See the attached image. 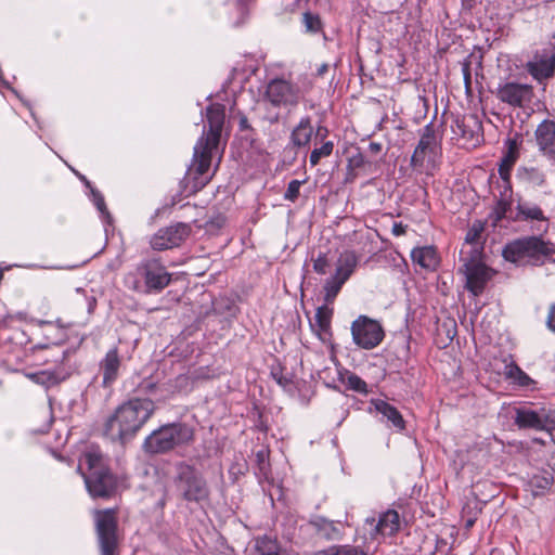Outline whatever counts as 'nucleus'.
I'll use <instances>...</instances> for the list:
<instances>
[{
    "instance_id": "obj_30",
    "label": "nucleus",
    "mask_w": 555,
    "mask_h": 555,
    "mask_svg": "<svg viewBox=\"0 0 555 555\" xmlns=\"http://www.w3.org/2000/svg\"><path fill=\"white\" fill-rule=\"evenodd\" d=\"M36 384L44 387H51L62 382L65 376L56 371H41L29 375Z\"/></svg>"
},
{
    "instance_id": "obj_4",
    "label": "nucleus",
    "mask_w": 555,
    "mask_h": 555,
    "mask_svg": "<svg viewBox=\"0 0 555 555\" xmlns=\"http://www.w3.org/2000/svg\"><path fill=\"white\" fill-rule=\"evenodd\" d=\"M82 465H87L89 474H82L86 487L93 498L111 496L117 486L116 478L106 468L102 454L91 449L83 454L82 462L78 466L80 472Z\"/></svg>"
},
{
    "instance_id": "obj_22",
    "label": "nucleus",
    "mask_w": 555,
    "mask_h": 555,
    "mask_svg": "<svg viewBox=\"0 0 555 555\" xmlns=\"http://www.w3.org/2000/svg\"><path fill=\"white\" fill-rule=\"evenodd\" d=\"M411 258L414 263L428 271H434L439 263L437 251L433 246L416 247L412 249Z\"/></svg>"
},
{
    "instance_id": "obj_25",
    "label": "nucleus",
    "mask_w": 555,
    "mask_h": 555,
    "mask_svg": "<svg viewBox=\"0 0 555 555\" xmlns=\"http://www.w3.org/2000/svg\"><path fill=\"white\" fill-rule=\"evenodd\" d=\"M375 410L389 421L395 428L400 430L404 428L402 415L395 406L383 400H378L375 402Z\"/></svg>"
},
{
    "instance_id": "obj_15",
    "label": "nucleus",
    "mask_w": 555,
    "mask_h": 555,
    "mask_svg": "<svg viewBox=\"0 0 555 555\" xmlns=\"http://www.w3.org/2000/svg\"><path fill=\"white\" fill-rule=\"evenodd\" d=\"M495 94L500 101L511 106L522 107L531 101L533 90L526 83L505 82L498 87Z\"/></svg>"
},
{
    "instance_id": "obj_18",
    "label": "nucleus",
    "mask_w": 555,
    "mask_h": 555,
    "mask_svg": "<svg viewBox=\"0 0 555 555\" xmlns=\"http://www.w3.org/2000/svg\"><path fill=\"white\" fill-rule=\"evenodd\" d=\"M463 272L466 278V288L475 296L483 292L491 278V271L483 262L463 266Z\"/></svg>"
},
{
    "instance_id": "obj_36",
    "label": "nucleus",
    "mask_w": 555,
    "mask_h": 555,
    "mask_svg": "<svg viewBox=\"0 0 555 555\" xmlns=\"http://www.w3.org/2000/svg\"><path fill=\"white\" fill-rule=\"evenodd\" d=\"M332 313V309H330L326 306L318 308L315 313V320L318 322L319 327L322 331H326L330 327Z\"/></svg>"
},
{
    "instance_id": "obj_41",
    "label": "nucleus",
    "mask_w": 555,
    "mask_h": 555,
    "mask_svg": "<svg viewBox=\"0 0 555 555\" xmlns=\"http://www.w3.org/2000/svg\"><path fill=\"white\" fill-rule=\"evenodd\" d=\"M546 325L550 331L555 333V302L553 305H551V307L548 309Z\"/></svg>"
},
{
    "instance_id": "obj_51",
    "label": "nucleus",
    "mask_w": 555,
    "mask_h": 555,
    "mask_svg": "<svg viewBox=\"0 0 555 555\" xmlns=\"http://www.w3.org/2000/svg\"><path fill=\"white\" fill-rule=\"evenodd\" d=\"M327 64H322L319 68H318V75L322 76L324 75L326 72H327Z\"/></svg>"
},
{
    "instance_id": "obj_12",
    "label": "nucleus",
    "mask_w": 555,
    "mask_h": 555,
    "mask_svg": "<svg viewBox=\"0 0 555 555\" xmlns=\"http://www.w3.org/2000/svg\"><path fill=\"white\" fill-rule=\"evenodd\" d=\"M95 529L102 555H116L117 518L115 509H103L94 513Z\"/></svg>"
},
{
    "instance_id": "obj_14",
    "label": "nucleus",
    "mask_w": 555,
    "mask_h": 555,
    "mask_svg": "<svg viewBox=\"0 0 555 555\" xmlns=\"http://www.w3.org/2000/svg\"><path fill=\"white\" fill-rule=\"evenodd\" d=\"M191 228L186 223H176L160 229L151 238V246L155 250H165L179 246L190 235Z\"/></svg>"
},
{
    "instance_id": "obj_52",
    "label": "nucleus",
    "mask_w": 555,
    "mask_h": 555,
    "mask_svg": "<svg viewBox=\"0 0 555 555\" xmlns=\"http://www.w3.org/2000/svg\"><path fill=\"white\" fill-rule=\"evenodd\" d=\"M464 76H465L466 83H468L470 78H469V73H468L467 66L464 68Z\"/></svg>"
},
{
    "instance_id": "obj_27",
    "label": "nucleus",
    "mask_w": 555,
    "mask_h": 555,
    "mask_svg": "<svg viewBox=\"0 0 555 555\" xmlns=\"http://www.w3.org/2000/svg\"><path fill=\"white\" fill-rule=\"evenodd\" d=\"M313 129L309 118H302L292 132V141L297 146H306L312 137Z\"/></svg>"
},
{
    "instance_id": "obj_39",
    "label": "nucleus",
    "mask_w": 555,
    "mask_h": 555,
    "mask_svg": "<svg viewBox=\"0 0 555 555\" xmlns=\"http://www.w3.org/2000/svg\"><path fill=\"white\" fill-rule=\"evenodd\" d=\"M328 267V260L326 258L325 254H320L314 260H313V270L318 274H325L326 269Z\"/></svg>"
},
{
    "instance_id": "obj_5",
    "label": "nucleus",
    "mask_w": 555,
    "mask_h": 555,
    "mask_svg": "<svg viewBox=\"0 0 555 555\" xmlns=\"http://www.w3.org/2000/svg\"><path fill=\"white\" fill-rule=\"evenodd\" d=\"M170 282V274L156 259L142 261L133 272L125 276V284L137 292H159Z\"/></svg>"
},
{
    "instance_id": "obj_47",
    "label": "nucleus",
    "mask_w": 555,
    "mask_h": 555,
    "mask_svg": "<svg viewBox=\"0 0 555 555\" xmlns=\"http://www.w3.org/2000/svg\"><path fill=\"white\" fill-rule=\"evenodd\" d=\"M393 234L401 235L404 233V229L401 224H395L392 229Z\"/></svg>"
},
{
    "instance_id": "obj_45",
    "label": "nucleus",
    "mask_w": 555,
    "mask_h": 555,
    "mask_svg": "<svg viewBox=\"0 0 555 555\" xmlns=\"http://www.w3.org/2000/svg\"><path fill=\"white\" fill-rule=\"evenodd\" d=\"M464 519H465V528L466 529H470L476 521V517H474V516H467V517H464Z\"/></svg>"
},
{
    "instance_id": "obj_49",
    "label": "nucleus",
    "mask_w": 555,
    "mask_h": 555,
    "mask_svg": "<svg viewBox=\"0 0 555 555\" xmlns=\"http://www.w3.org/2000/svg\"><path fill=\"white\" fill-rule=\"evenodd\" d=\"M477 514H478V509L477 508L474 509V513H470V508L469 507L464 508V517H467V516L477 517Z\"/></svg>"
},
{
    "instance_id": "obj_34",
    "label": "nucleus",
    "mask_w": 555,
    "mask_h": 555,
    "mask_svg": "<svg viewBox=\"0 0 555 555\" xmlns=\"http://www.w3.org/2000/svg\"><path fill=\"white\" fill-rule=\"evenodd\" d=\"M485 230V225L481 221H475L468 229L464 243H479L482 244L481 234Z\"/></svg>"
},
{
    "instance_id": "obj_10",
    "label": "nucleus",
    "mask_w": 555,
    "mask_h": 555,
    "mask_svg": "<svg viewBox=\"0 0 555 555\" xmlns=\"http://www.w3.org/2000/svg\"><path fill=\"white\" fill-rule=\"evenodd\" d=\"M301 98L300 88L283 78L272 79L266 87L264 99L275 107L292 111L299 104Z\"/></svg>"
},
{
    "instance_id": "obj_11",
    "label": "nucleus",
    "mask_w": 555,
    "mask_h": 555,
    "mask_svg": "<svg viewBox=\"0 0 555 555\" xmlns=\"http://www.w3.org/2000/svg\"><path fill=\"white\" fill-rule=\"evenodd\" d=\"M350 330L353 343L365 350L374 349L385 337L382 324L366 315H359L351 323Z\"/></svg>"
},
{
    "instance_id": "obj_9",
    "label": "nucleus",
    "mask_w": 555,
    "mask_h": 555,
    "mask_svg": "<svg viewBox=\"0 0 555 555\" xmlns=\"http://www.w3.org/2000/svg\"><path fill=\"white\" fill-rule=\"evenodd\" d=\"M358 256L352 250L343 251L337 261L335 272L323 285L325 304H333L343 285L349 280L358 264Z\"/></svg>"
},
{
    "instance_id": "obj_28",
    "label": "nucleus",
    "mask_w": 555,
    "mask_h": 555,
    "mask_svg": "<svg viewBox=\"0 0 555 555\" xmlns=\"http://www.w3.org/2000/svg\"><path fill=\"white\" fill-rule=\"evenodd\" d=\"M504 375L520 387H529L534 382L513 361L505 364Z\"/></svg>"
},
{
    "instance_id": "obj_8",
    "label": "nucleus",
    "mask_w": 555,
    "mask_h": 555,
    "mask_svg": "<svg viewBox=\"0 0 555 555\" xmlns=\"http://www.w3.org/2000/svg\"><path fill=\"white\" fill-rule=\"evenodd\" d=\"M440 155V137L434 124H428L422 130L418 144L411 157V166L418 171L429 172L436 168Z\"/></svg>"
},
{
    "instance_id": "obj_29",
    "label": "nucleus",
    "mask_w": 555,
    "mask_h": 555,
    "mask_svg": "<svg viewBox=\"0 0 555 555\" xmlns=\"http://www.w3.org/2000/svg\"><path fill=\"white\" fill-rule=\"evenodd\" d=\"M310 524L327 540L337 539L340 535L335 522L324 517L317 516L310 520Z\"/></svg>"
},
{
    "instance_id": "obj_19",
    "label": "nucleus",
    "mask_w": 555,
    "mask_h": 555,
    "mask_svg": "<svg viewBox=\"0 0 555 555\" xmlns=\"http://www.w3.org/2000/svg\"><path fill=\"white\" fill-rule=\"evenodd\" d=\"M517 218L522 221H537V231L546 232L548 229V219L543 210L537 204L519 199L516 205Z\"/></svg>"
},
{
    "instance_id": "obj_2",
    "label": "nucleus",
    "mask_w": 555,
    "mask_h": 555,
    "mask_svg": "<svg viewBox=\"0 0 555 555\" xmlns=\"http://www.w3.org/2000/svg\"><path fill=\"white\" fill-rule=\"evenodd\" d=\"M155 411L147 398H134L119 405L105 423V435L121 443L132 439Z\"/></svg>"
},
{
    "instance_id": "obj_37",
    "label": "nucleus",
    "mask_w": 555,
    "mask_h": 555,
    "mask_svg": "<svg viewBox=\"0 0 555 555\" xmlns=\"http://www.w3.org/2000/svg\"><path fill=\"white\" fill-rule=\"evenodd\" d=\"M302 183L304 181L292 180L287 185L286 192L284 193V198L286 201L295 202L299 196V190Z\"/></svg>"
},
{
    "instance_id": "obj_44",
    "label": "nucleus",
    "mask_w": 555,
    "mask_h": 555,
    "mask_svg": "<svg viewBox=\"0 0 555 555\" xmlns=\"http://www.w3.org/2000/svg\"><path fill=\"white\" fill-rule=\"evenodd\" d=\"M312 555H336L335 545L330 546L322 551H318V552L313 553Z\"/></svg>"
},
{
    "instance_id": "obj_1",
    "label": "nucleus",
    "mask_w": 555,
    "mask_h": 555,
    "mask_svg": "<svg viewBox=\"0 0 555 555\" xmlns=\"http://www.w3.org/2000/svg\"><path fill=\"white\" fill-rule=\"evenodd\" d=\"M209 130L194 147L193 163L186 173V184L192 192L203 189L210 180L209 168L214 151L218 149L224 124V106L214 103L207 107Z\"/></svg>"
},
{
    "instance_id": "obj_46",
    "label": "nucleus",
    "mask_w": 555,
    "mask_h": 555,
    "mask_svg": "<svg viewBox=\"0 0 555 555\" xmlns=\"http://www.w3.org/2000/svg\"><path fill=\"white\" fill-rule=\"evenodd\" d=\"M273 377L283 387H285L288 383V379L286 377H283L282 375L278 376L275 373H273Z\"/></svg>"
},
{
    "instance_id": "obj_7",
    "label": "nucleus",
    "mask_w": 555,
    "mask_h": 555,
    "mask_svg": "<svg viewBox=\"0 0 555 555\" xmlns=\"http://www.w3.org/2000/svg\"><path fill=\"white\" fill-rule=\"evenodd\" d=\"M193 440V430L185 424H168L151 433L143 448L152 454L165 453Z\"/></svg>"
},
{
    "instance_id": "obj_48",
    "label": "nucleus",
    "mask_w": 555,
    "mask_h": 555,
    "mask_svg": "<svg viewBox=\"0 0 555 555\" xmlns=\"http://www.w3.org/2000/svg\"><path fill=\"white\" fill-rule=\"evenodd\" d=\"M550 457L547 459L548 466L555 470V452L548 453Z\"/></svg>"
},
{
    "instance_id": "obj_26",
    "label": "nucleus",
    "mask_w": 555,
    "mask_h": 555,
    "mask_svg": "<svg viewBox=\"0 0 555 555\" xmlns=\"http://www.w3.org/2000/svg\"><path fill=\"white\" fill-rule=\"evenodd\" d=\"M483 245L479 243H464L460 250L462 266L482 262Z\"/></svg>"
},
{
    "instance_id": "obj_53",
    "label": "nucleus",
    "mask_w": 555,
    "mask_h": 555,
    "mask_svg": "<svg viewBox=\"0 0 555 555\" xmlns=\"http://www.w3.org/2000/svg\"><path fill=\"white\" fill-rule=\"evenodd\" d=\"M261 555H279V554L275 552H268V553H262Z\"/></svg>"
},
{
    "instance_id": "obj_42",
    "label": "nucleus",
    "mask_w": 555,
    "mask_h": 555,
    "mask_svg": "<svg viewBox=\"0 0 555 555\" xmlns=\"http://www.w3.org/2000/svg\"><path fill=\"white\" fill-rule=\"evenodd\" d=\"M305 21H306V25H307V28L310 29V30H315L317 29V26L319 24V21L318 18H314L312 15H310L309 13H306L305 14Z\"/></svg>"
},
{
    "instance_id": "obj_21",
    "label": "nucleus",
    "mask_w": 555,
    "mask_h": 555,
    "mask_svg": "<svg viewBox=\"0 0 555 555\" xmlns=\"http://www.w3.org/2000/svg\"><path fill=\"white\" fill-rule=\"evenodd\" d=\"M537 144L544 154H555V121L544 120L535 130Z\"/></svg>"
},
{
    "instance_id": "obj_31",
    "label": "nucleus",
    "mask_w": 555,
    "mask_h": 555,
    "mask_svg": "<svg viewBox=\"0 0 555 555\" xmlns=\"http://www.w3.org/2000/svg\"><path fill=\"white\" fill-rule=\"evenodd\" d=\"M520 178L533 186H541L545 181L544 173L540 169L533 167L524 168L520 172Z\"/></svg>"
},
{
    "instance_id": "obj_35",
    "label": "nucleus",
    "mask_w": 555,
    "mask_h": 555,
    "mask_svg": "<svg viewBox=\"0 0 555 555\" xmlns=\"http://www.w3.org/2000/svg\"><path fill=\"white\" fill-rule=\"evenodd\" d=\"M345 384L348 389L354 390L360 393H365L367 391L366 383L353 373H349L345 378Z\"/></svg>"
},
{
    "instance_id": "obj_43",
    "label": "nucleus",
    "mask_w": 555,
    "mask_h": 555,
    "mask_svg": "<svg viewBox=\"0 0 555 555\" xmlns=\"http://www.w3.org/2000/svg\"><path fill=\"white\" fill-rule=\"evenodd\" d=\"M93 195H94V203H95L98 209L100 211L104 212L106 209L104 198L100 194L94 193V192H93Z\"/></svg>"
},
{
    "instance_id": "obj_50",
    "label": "nucleus",
    "mask_w": 555,
    "mask_h": 555,
    "mask_svg": "<svg viewBox=\"0 0 555 555\" xmlns=\"http://www.w3.org/2000/svg\"><path fill=\"white\" fill-rule=\"evenodd\" d=\"M382 146L379 143L372 142L370 144V150L374 153H378L380 151Z\"/></svg>"
},
{
    "instance_id": "obj_23",
    "label": "nucleus",
    "mask_w": 555,
    "mask_h": 555,
    "mask_svg": "<svg viewBox=\"0 0 555 555\" xmlns=\"http://www.w3.org/2000/svg\"><path fill=\"white\" fill-rule=\"evenodd\" d=\"M399 514L393 509H389L380 515L375 531L383 535H392L399 530Z\"/></svg>"
},
{
    "instance_id": "obj_13",
    "label": "nucleus",
    "mask_w": 555,
    "mask_h": 555,
    "mask_svg": "<svg viewBox=\"0 0 555 555\" xmlns=\"http://www.w3.org/2000/svg\"><path fill=\"white\" fill-rule=\"evenodd\" d=\"M451 129L454 138L463 145L476 146L482 140V125L475 115L456 117Z\"/></svg>"
},
{
    "instance_id": "obj_20",
    "label": "nucleus",
    "mask_w": 555,
    "mask_h": 555,
    "mask_svg": "<svg viewBox=\"0 0 555 555\" xmlns=\"http://www.w3.org/2000/svg\"><path fill=\"white\" fill-rule=\"evenodd\" d=\"M120 364L121 361L117 348L109 349L100 362L103 386L109 387L117 379Z\"/></svg>"
},
{
    "instance_id": "obj_6",
    "label": "nucleus",
    "mask_w": 555,
    "mask_h": 555,
    "mask_svg": "<svg viewBox=\"0 0 555 555\" xmlns=\"http://www.w3.org/2000/svg\"><path fill=\"white\" fill-rule=\"evenodd\" d=\"M176 486L181 498L203 505L209 501L210 489L203 474L194 466L180 463L177 465Z\"/></svg>"
},
{
    "instance_id": "obj_24",
    "label": "nucleus",
    "mask_w": 555,
    "mask_h": 555,
    "mask_svg": "<svg viewBox=\"0 0 555 555\" xmlns=\"http://www.w3.org/2000/svg\"><path fill=\"white\" fill-rule=\"evenodd\" d=\"M553 483V476L547 470L533 474L528 480V488L533 495L544 494Z\"/></svg>"
},
{
    "instance_id": "obj_3",
    "label": "nucleus",
    "mask_w": 555,
    "mask_h": 555,
    "mask_svg": "<svg viewBox=\"0 0 555 555\" xmlns=\"http://www.w3.org/2000/svg\"><path fill=\"white\" fill-rule=\"evenodd\" d=\"M555 253V245L540 236H526L508 243L503 257L518 266L543 264Z\"/></svg>"
},
{
    "instance_id": "obj_16",
    "label": "nucleus",
    "mask_w": 555,
    "mask_h": 555,
    "mask_svg": "<svg viewBox=\"0 0 555 555\" xmlns=\"http://www.w3.org/2000/svg\"><path fill=\"white\" fill-rule=\"evenodd\" d=\"M551 409L541 408L532 410L530 408H516L514 422L522 429L543 430L548 418Z\"/></svg>"
},
{
    "instance_id": "obj_17",
    "label": "nucleus",
    "mask_w": 555,
    "mask_h": 555,
    "mask_svg": "<svg viewBox=\"0 0 555 555\" xmlns=\"http://www.w3.org/2000/svg\"><path fill=\"white\" fill-rule=\"evenodd\" d=\"M555 54L552 49L537 51L527 63V70L538 80L546 79L554 74Z\"/></svg>"
},
{
    "instance_id": "obj_33",
    "label": "nucleus",
    "mask_w": 555,
    "mask_h": 555,
    "mask_svg": "<svg viewBox=\"0 0 555 555\" xmlns=\"http://www.w3.org/2000/svg\"><path fill=\"white\" fill-rule=\"evenodd\" d=\"M333 149L334 144L332 141H327L321 147L314 149L310 154V164L315 166L321 158L330 156Z\"/></svg>"
},
{
    "instance_id": "obj_38",
    "label": "nucleus",
    "mask_w": 555,
    "mask_h": 555,
    "mask_svg": "<svg viewBox=\"0 0 555 555\" xmlns=\"http://www.w3.org/2000/svg\"><path fill=\"white\" fill-rule=\"evenodd\" d=\"M336 555H366L359 546L353 545H335Z\"/></svg>"
},
{
    "instance_id": "obj_32",
    "label": "nucleus",
    "mask_w": 555,
    "mask_h": 555,
    "mask_svg": "<svg viewBox=\"0 0 555 555\" xmlns=\"http://www.w3.org/2000/svg\"><path fill=\"white\" fill-rule=\"evenodd\" d=\"M515 160H516V155L513 152V150L511 149L508 151V153L505 155V157L502 159V162L499 166L500 177L506 182L509 180L511 169H512Z\"/></svg>"
},
{
    "instance_id": "obj_40",
    "label": "nucleus",
    "mask_w": 555,
    "mask_h": 555,
    "mask_svg": "<svg viewBox=\"0 0 555 555\" xmlns=\"http://www.w3.org/2000/svg\"><path fill=\"white\" fill-rule=\"evenodd\" d=\"M548 415L543 430L546 431L551 440L555 441V410H550Z\"/></svg>"
}]
</instances>
